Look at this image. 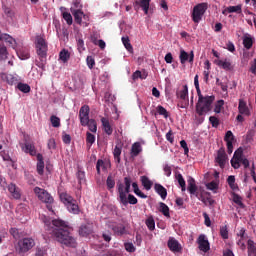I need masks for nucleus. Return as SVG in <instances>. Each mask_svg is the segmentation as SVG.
<instances>
[{"mask_svg": "<svg viewBox=\"0 0 256 256\" xmlns=\"http://www.w3.org/2000/svg\"><path fill=\"white\" fill-rule=\"evenodd\" d=\"M51 225L54 227L53 237L57 242H59V244L67 248L77 247V242L69 232V226L67 225V222L59 219L49 221L47 218H45V226L49 227Z\"/></svg>", "mask_w": 256, "mask_h": 256, "instance_id": "nucleus-1", "label": "nucleus"}, {"mask_svg": "<svg viewBox=\"0 0 256 256\" xmlns=\"http://www.w3.org/2000/svg\"><path fill=\"white\" fill-rule=\"evenodd\" d=\"M199 76L195 75L193 78V86H195V91L197 93V103L195 104V113L199 116H203L212 111V104L214 103L216 97L203 96L201 90H199Z\"/></svg>", "mask_w": 256, "mask_h": 256, "instance_id": "nucleus-2", "label": "nucleus"}, {"mask_svg": "<svg viewBox=\"0 0 256 256\" xmlns=\"http://www.w3.org/2000/svg\"><path fill=\"white\" fill-rule=\"evenodd\" d=\"M125 187L121 183H118V197L120 199V203L122 205L126 206L128 204L130 205H136L138 203V200L134 195L128 194L130 193V178L124 177ZM128 194V196H126Z\"/></svg>", "mask_w": 256, "mask_h": 256, "instance_id": "nucleus-3", "label": "nucleus"}, {"mask_svg": "<svg viewBox=\"0 0 256 256\" xmlns=\"http://www.w3.org/2000/svg\"><path fill=\"white\" fill-rule=\"evenodd\" d=\"M37 56H39V60L37 61L36 65L41 70L45 71V65L47 63V42L41 36H37Z\"/></svg>", "mask_w": 256, "mask_h": 256, "instance_id": "nucleus-4", "label": "nucleus"}, {"mask_svg": "<svg viewBox=\"0 0 256 256\" xmlns=\"http://www.w3.org/2000/svg\"><path fill=\"white\" fill-rule=\"evenodd\" d=\"M175 179L177 180L179 187H181V192H185V190H187L189 194L197 198V186L195 185V180L193 178L189 177V179H187V188H185V180L181 174H175Z\"/></svg>", "mask_w": 256, "mask_h": 256, "instance_id": "nucleus-5", "label": "nucleus"}, {"mask_svg": "<svg viewBox=\"0 0 256 256\" xmlns=\"http://www.w3.org/2000/svg\"><path fill=\"white\" fill-rule=\"evenodd\" d=\"M59 199L61 200V203L67 207V211L71 214H79V206L77 205V201L71 197V195L67 193H61L59 194Z\"/></svg>", "mask_w": 256, "mask_h": 256, "instance_id": "nucleus-6", "label": "nucleus"}, {"mask_svg": "<svg viewBox=\"0 0 256 256\" xmlns=\"http://www.w3.org/2000/svg\"><path fill=\"white\" fill-rule=\"evenodd\" d=\"M34 195H37V198H39V201L47 204V209L49 211H52L53 208L51 207V204L53 203V197L47 190L39 187H34Z\"/></svg>", "mask_w": 256, "mask_h": 256, "instance_id": "nucleus-7", "label": "nucleus"}, {"mask_svg": "<svg viewBox=\"0 0 256 256\" xmlns=\"http://www.w3.org/2000/svg\"><path fill=\"white\" fill-rule=\"evenodd\" d=\"M35 247V240L33 238H22L16 243V252L18 254H24L31 251Z\"/></svg>", "mask_w": 256, "mask_h": 256, "instance_id": "nucleus-8", "label": "nucleus"}, {"mask_svg": "<svg viewBox=\"0 0 256 256\" xmlns=\"http://www.w3.org/2000/svg\"><path fill=\"white\" fill-rule=\"evenodd\" d=\"M208 10L207 3H199L193 7V11L191 12V20L193 23H199L201 18H203V14Z\"/></svg>", "mask_w": 256, "mask_h": 256, "instance_id": "nucleus-9", "label": "nucleus"}, {"mask_svg": "<svg viewBox=\"0 0 256 256\" xmlns=\"http://www.w3.org/2000/svg\"><path fill=\"white\" fill-rule=\"evenodd\" d=\"M149 5H151V0H136L132 3V6H126V12L132 10L133 7L134 11L142 9V11H144V15H147L149 14Z\"/></svg>", "mask_w": 256, "mask_h": 256, "instance_id": "nucleus-10", "label": "nucleus"}, {"mask_svg": "<svg viewBox=\"0 0 256 256\" xmlns=\"http://www.w3.org/2000/svg\"><path fill=\"white\" fill-rule=\"evenodd\" d=\"M0 79L4 81L6 84L9 86H14L20 83V79L18 78L17 75H12V74H6V73H0Z\"/></svg>", "mask_w": 256, "mask_h": 256, "instance_id": "nucleus-11", "label": "nucleus"}, {"mask_svg": "<svg viewBox=\"0 0 256 256\" xmlns=\"http://www.w3.org/2000/svg\"><path fill=\"white\" fill-rule=\"evenodd\" d=\"M215 161L221 169H224V167L226 166V161H228V156L226 155V151L224 150V148H220L218 150Z\"/></svg>", "mask_w": 256, "mask_h": 256, "instance_id": "nucleus-12", "label": "nucleus"}, {"mask_svg": "<svg viewBox=\"0 0 256 256\" xmlns=\"http://www.w3.org/2000/svg\"><path fill=\"white\" fill-rule=\"evenodd\" d=\"M197 245L199 246V251L204 253H208V251H210V242H208V239H206L203 234L197 237Z\"/></svg>", "mask_w": 256, "mask_h": 256, "instance_id": "nucleus-13", "label": "nucleus"}, {"mask_svg": "<svg viewBox=\"0 0 256 256\" xmlns=\"http://www.w3.org/2000/svg\"><path fill=\"white\" fill-rule=\"evenodd\" d=\"M20 149L30 156H39L41 154H37V150H35V145L33 143L25 142L20 143Z\"/></svg>", "mask_w": 256, "mask_h": 256, "instance_id": "nucleus-14", "label": "nucleus"}, {"mask_svg": "<svg viewBox=\"0 0 256 256\" xmlns=\"http://www.w3.org/2000/svg\"><path fill=\"white\" fill-rule=\"evenodd\" d=\"M177 98H179L182 103H181V108L187 107L189 104V99L187 98V85H183V89L179 92H177Z\"/></svg>", "mask_w": 256, "mask_h": 256, "instance_id": "nucleus-15", "label": "nucleus"}, {"mask_svg": "<svg viewBox=\"0 0 256 256\" xmlns=\"http://www.w3.org/2000/svg\"><path fill=\"white\" fill-rule=\"evenodd\" d=\"M179 62L181 65H185L186 62L193 63V52H185V50H180L179 52Z\"/></svg>", "mask_w": 256, "mask_h": 256, "instance_id": "nucleus-16", "label": "nucleus"}, {"mask_svg": "<svg viewBox=\"0 0 256 256\" xmlns=\"http://www.w3.org/2000/svg\"><path fill=\"white\" fill-rule=\"evenodd\" d=\"M79 121L85 123V121H94V119L89 118V106L83 105L79 108Z\"/></svg>", "mask_w": 256, "mask_h": 256, "instance_id": "nucleus-17", "label": "nucleus"}, {"mask_svg": "<svg viewBox=\"0 0 256 256\" xmlns=\"http://www.w3.org/2000/svg\"><path fill=\"white\" fill-rule=\"evenodd\" d=\"M167 247L173 253H180L182 250L181 244H179L175 238H169V241H167Z\"/></svg>", "mask_w": 256, "mask_h": 256, "instance_id": "nucleus-18", "label": "nucleus"}, {"mask_svg": "<svg viewBox=\"0 0 256 256\" xmlns=\"http://www.w3.org/2000/svg\"><path fill=\"white\" fill-rule=\"evenodd\" d=\"M230 164L234 169H239L240 165H242L244 169H248V167L250 166V162H248V159H232L230 160Z\"/></svg>", "mask_w": 256, "mask_h": 256, "instance_id": "nucleus-19", "label": "nucleus"}, {"mask_svg": "<svg viewBox=\"0 0 256 256\" xmlns=\"http://www.w3.org/2000/svg\"><path fill=\"white\" fill-rule=\"evenodd\" d=\"M8 189V193L14 198V200L20 199V188H18L14 183L8 184V186L4 187Z\"/></svg>", "mask_w": 256, "mask_h": 256, "instance_id": "nucleus-20", "label": "nucleus"}, {"mask_svg": "<svg viewBox=\"0 0 256 256\" xmlns=\"http://www.w3.org/2000/svg\"><path fill=\"white\" fill-rule=\"evenodd\" d=\"M233 141H234V134H232V131L226 132V135L224 136V142H226L228 154H232L233 152V146H232Z\"/></svg>", "mask_w": 256, "mask_h": 256, "instance_id": "nucleus-21", "label": "nucleus"}, {"mask_svg": "<svg viewBox=\"0 0 256 256\" xmlns=\"http://www.w3.org/2000/svg\"><path fill=\"white\" fill-rule=\"evenodd\" d=\"M79 123L83 127H88V130L92 133H96L98 131V124L96 123V120H85V122L80 120Z\"/></svg>", "mask_w": 256, "mask_h": 256, "instance_id": "nucleus-22", "label": "nucleus"}, {"mask_svg": "<svg viewBox=\"0 0 256 256\" xmlns=\"http://www.w3.org/2000/svg\"><path fill=\"white\" fill-rule=\"evenodd\" d=\"M238 114L246 117L250 116V109H248L246 102L242 99L238 100Z\"/></svg>", "mask_w": 256, "mask_h": 256, "instance_id": "nucleus-23", "label": "nucleus"}, {"mask_svg": "<svg viewBox=\"0 0 256 256\" xmlns=\"http://www.w3.org/2000/svg\"><path fill=\"white\" fill-rule=\"evenodd\" d=\"M94 230L91 228V224H83L79 226V236L81 237H87L93 233Z\"/></svg>", "mask_w": 256, "mask_h": 256, "instance_id": "nucleus-24", "label": "nucleus"}, {"mask_svg": "<svg viewBox=\"0 0 256 256\" xmlns=\"http://www.w3.org/2000/svg\"><path fill=\"white\" fill-rule=\"evenodd\" d=\"M100 121L102 123V128L104 129V133H106V135L108 136H111L113 133V129H112V126L110 125V121L108 120V118L102 117Z\"/></svg>", "mask_w": 256, "mask_h": 256, "instance_id": "nucleus-25", "label": "nucleus"}, {"mask_svg": "<svg viewBox=\"0 0 256 256\" xmlns=\"http://www.w3.org/2000/svg\"><path fill=\"white\" fill-rule=\"evenodd\" d=\"M140 152H142V147L140 146V142H134L132 147L130 148V158L137 157Z\"/></svg>", "mask_w": 256, "mask_h": 256, "instance_id": "nucleus-26", "label": "nucleus"}, {"mask_svg": "<svg viewBox=\"0 0 256 256\" xmlns=\"http://www.w3.org/2000/svg\"><path fill=\"white\" fill-rule=\"evenodd\" d=\"M71 14H73V19L75 20V23H77V25H81V19L85 18L83 12H81V10L79 9L75 10L74 8H72Z\"/></svg>", "mask_w": 256, "mask_h": 256, "instance_id": "nucleus-27", "label": "nucleus"}, {"mask_svg": "<svg viewBox=\"0 0 256 256\" xmlns=\"http://www.w3.org/2000/svg\"><path fill=\"white\" fill-rule=\"evenodd\" d=\"M45 170V162L43 161V155H37V173L43 176Z\"/></svg>", "mask_w": 256, "mask_h": 256, "instance_id": "nucleus-28", "label": "nucleus"}, {"mask_svg": "<svg viewBox=\"0 0 256 256\" xmlns=\"http://www.w3.org/2000/svg\"><path fill=\"white\" fill-rule=\"evenodd\" d=\"M140 183L146 191H149L151 188H153V182L147 176H140Z\"/></svg>", "mask_w": 256, "mask_h": 256, "instance_id": "nucleus-29", "label": "nucleus"}, {"mask_svg": "<svg viewBox=\"0 0 256 256\" xmlns=\"http://www.w3.org/2000/svg\"><path fill=\"white\" fill-rule=\"evenodd\" d=\"M112 231L116 236H124L126 235V227L123 224H118L112 226Z\"/></svg>", "mask_w": 256, "mask_h": 256, "instance_id": "nucleus-30", "label": "nucleus"}, {"mask_svg": "<svg viewBox=\"0 0 256 256\" xmlns=\"http://www.w3.org/2000/svg\"><path fill=\"white\" fill-rule=\"evenodd\" d=\"M155 192L161 196V200L167 199V189L161 184H155Z\"/></svg>", "mask_w": 256, "mask_h": 256, "instance_id": "nucleus-31", "label": "nucleus"}, {"mask_svg": "<svg viewBox=\"0 0 256 256\" xmlns=\"http://www.w3.org/2000/svg\"><path fill=\"white\" fill-rule=\"evenodd\" d=\"M242 12V6L240 5H236V6H228V8L224 9V11H222L223 15H227L230 13H238L240 14Z\"/></svg>", "mask_w": 256, "mask_h": 256, "instance_id": "nucleus-32", "label": "nucleus"}, {"mask_svg": "<svg viewBox=\"0 0 256 256\" xmlns=\"http://www.w3.org/2000/svg\"><path fill=\"white\" fill-rule=\"evenodd\" d=\"M108 166H110L109 162L105 160H98V162L96 163V171L98 172V175H100L101 169L102 171H106Z\"/></svg>", "mask_w": 256, "mask_h": 256, "instance_id": "nucleus-33", "label": "nucleus"}, {"mask_svg": "<svg viewBox=\"0 0 256 256\" xmlns=\"http://www.w3.org/2000/svg\"><path fill=\"white\" fill-rule=\"evenodd\" d=\"M16 55L20 60H27L28 58H31V54L28 53V49L26 48H20L16 50Z\"/></svg>", "mask_w": 256, "mask_h": 256, "instance_id": "nucleus-34", "label": "nucleus"}, {"mask_svg": "<svg viewBox=\"0 0 256 256\" xmlns=\"http://www.w3.org/2000/svg\"><path fill=\"white\" fill-rule=\"evenodd\" d=\"M118 184L125 186V183H120V182L116 183L114 181V178H112V176H108V178L106 179V187L108 188V190L114 189V186H116V188L118 189Z\"/></svg>", "mask_w": 256, "mask_h": 256, "instance_id": "nucleus-35", "label": "nucleus"}, {"mask_svg": "<svg viewBox=\"0 0 256 256\" xmlns=\"http://www.w3.org/2000/svg\"><path fill=\"white\" fill-rule=\"evenodd\" d=\"M16 85V89H18V91H20L21 93H31V86H28V84H24V83H18L15 84Z\"/></svg>", "mask_w": 256, "mask_h": 256, "instance_id": "nucleus-36", "label": "nucleus"}, {"mask_svg": "<svg viewBox=\"0 0 256 256\" xmlns=\"http://www.w3.org/2000/svg\"><path fill=\"white\" fill-rule=\"evenodd\" d=\"M216 65H218V67H222V69L226 70V71H230L232 70V64L230 63V61L228 60H218V62L216 63Z\"/></svg>", "mask_w": 256, "mask_h": 256, "instance_id": "nucleus-37", "label": "nucleus"}, {"mask_svg": "<svg viewBox=\"0 0 256 256\" xmlns=\"http://www.w3.org/2000/svg\"><path fill=\"white\" fill-rule=\"evenodd\" d=\"M145 80L147 79V72H140V71H135L134 73H132V81H136V80Z\"/></svg>", "mask_w": 256, "mask_h": 256, "instance_id": "nucleus-38", "label": "nucleus"}, {"mask_svg": "<svg viewBox=\"0 0 256 256\" xmlns=\"http://www.w3.org/2000/svg\"><path fill=\"white\" fill-rule=\"evenodd\" d=\"M122 154V146L116 145L114 147L113 155L114 160H116V163L120 164V155Z\"/></svg>", "mask_w": 256, "mask_h": 256, "instance_id": "nucleus-39", "label": "nucleus"}, {"mask_svg": "<svg viewBox=\"0 0 256 256\" xmlns=\"http://www.w3.org/2000/svg\"><path fill=\"white\" fill-rule=\"evenodd\" d=\"M231 195H232V202L238 205V207L244 208V204L242 203V197H240V195L236 194L235 192H232Z\"/></svg>", "mask_w": 256, "mask_h": 256, "instance_id": "nucleus-40", "label": "nucleus"}, {"mask_svg": "<svg viewBox=\"0 0 256 256\" xmlns=\"http://www.w3.org/2000/svg\"><path fill=\"white\" fill-rule=\"evenodd\" d=\"M70 58V54L68 50H61V52H59V60H61V62L63 63H67L69 61Z\"/></svg>", "mask_w": 256, "mask_h": 256, "instance_id": "nucleus-41", "label": "nucleus"}, {"mask_svg": "<svg viewBox=\"0 0 256 256\" xmlns=\"http://www.w3.org/2000/svg\"><path fill=\"white\" fill-rule=\"evenodd\" d=\"M236 179L233 175L228 176L227 183L232 191H238V185L235 183Z\"/></svg>", "mask_w": 256, "mask_h": 256, "instance_id": "nucleus-42", "label": "nucleus"}, {"mask_svg": "<svg viewBox=\"0 0 256 256\" xmlns=\"http://www.w3.org/2000/svg\"><path fill=\"white\" fill-rule=\"evenodd\" d=\"M159 212H161L163 214V216L169 218V206H167V204L161 202L159 203Z\"/></svg>", "mask_w": 256, "mask_h": 256, "instance_id": "nucleus-43", "label": "nucleus"}, {"mask_svg": "<svg viewBox=\"0 0 256 256\" xmlns=\"http://www.w3.org/2000/svg\"><path fill=\"white\" fill-rule=\"evenodd\" d=\"M144 224H146V228H148V231L155 230V220L153 219V217L146 218V221H144Z\"/></svg>", "mask_w": 256, "mask_h": 256, "instance_id": "nucleus-44", "label": "nucleus"}, {"mask_svg": "<svg viewBox=\"0 0 256 256\" xmlns=\"http://www.w3.org/2000/svg\"><path fill=\"white\" fill-rule=\"evenodd\" d=\"M122 44L124 45V48H126V51L132 53V45L130 44L128 36L122 37Z\"/></svg>", "mask_w": 256, "mask_h": 256, "instance_id": "nucleus-45", "label": "nucleus"}, {"mask_svg": "<svg viewBox=\"0 0 256 256\" xmlns=\"http://www.w3.org/2000/svg\"><path fill=\"white\" fill-rule=\"evenodd\" d=\"M242 45L246 50H250V48H252V38L248 36L244 37L242 40Z\"/></svg>", "mask_w": 256, "mask_h": 256, "instance_id": "nucleus-46", "label": "nucleus"}, {"mask_svg": "<svg viewBox=\"0 0 256 256\" xmlns=\"http://www.w3.org/2000/svg\"><path fill=\"white\" fill-rule=\"evenodd\" d=\"M85 142L92 145L94 144V142H96V136H94V134H91L89 132L85 133Z\"/></svg>", "mask_w": 256, "mask_h": 256, "instance_id": "nucleus-47", "label": "nucleus"}, {"mask_svg": "<svg viewBox=\"0 0 256 256\" xmlns=\"http://www.w3.org/2000/svg\"><path fill=\"white\" fill-rule=\"evenodd\" d=\"M92 43H94V45L100 47V49L104 50L106 48V42H104V40H98L97 38H92Z\"/></svg>", "mask_w": 256, "mask_h": 256, "instance_id": "nucleus-48", "label": "nucleus"}, {"mask_svg": "<svg viewBox=\"0 0 256 256\" xmlns=\"http://www.w3.org/2000/svg\"><path fill=\"white\" fill-rule=\"evenodd\" d=\"M223 107H224V100H218V102H216V106L214 107V113L220 114L222 112Z\"/></svg>", "mask_w": 256, "mask_h": 256, "instance_id": "nucleus-49", "label": "nucleus"}, {"mask_svg": "<svg viewBox=\"0 0 256 256\" xmlns=\"http://www.w3.org/2000/svg\"><path fill=\"white\" fill-rule=\"evenodd\" d=\"M51 125L53 126V128H59L61 126L59 117L55 115L51 116Z\"/></svg>", "mask_w": 256, "mask_h": 256, "instance_id": "nucleus-50", "label": "nucleus"}, {"mask_svg": "<svg viewBox=\"0 0 256 256\" xmlns=\"http://www.w3.org/2000/svg\"><path fill=\"white\" fill-rule=\"evenodd\" d=\"M157 113L160 116H163L165 119L169 117V113L167 112V109L163 108V106H157Z\"/></svg>", "mask_w": 256, "mask_h": 256, "instance_id": "nucleus-51", "label": "nucleus"}, {"mask_svg": "<svg viewBox=\"0 0 256 256\" xmlns=\"http://www.w3.org/2000/svg\"><path fill=\"white\" fill-rule=\"evenodd\" d=\"M0 40H4V41H6V43H8V44H10L12 47H14L15 40H14V38H12L10 35L4 34V36H2V38H0Z\"/></svg>", "mask_w": 256, "mask_h": 256, "instance_id": "nucleus-52", "label": "nucleus"}, {"mask_svg": "<svg viewBox=\"0 0 256 256\" xmlns=\"http://www.w3.org/2000/svg\"><path fill=\"white\" fill-rule=\"evenodd\" d=\"M242 159H246V158H244V156L242 155V148H238L236 149V151H234V157L232 158V160H242Z\"/></svg>", "mask_w": 256, "mask_h": 256, "instance_id": "nucleus-53", "label": "nucleus"}, {"mask_svg": "<svg viewBox=\"0 0 256 256\" xmlns=\"http://www.w3.org/2000/svg\"><path fill=\"white\" fill-rule=\"evenodd\" d=\"M220 237L224 240H228V227L222 226L220 227Z\"/></svg>", "mask_w": 256, "mask_h": 256, "instance_id": "nucleus-54", "label": "nucleus"}, {"mask_svg": "<svg viewBox=\"0 0 256 256\" xmlns=\"http://www.w3.org/2000/svg\"><path fill=\"white\" fill-rule=\"evenodd\" d=\"M73 17H71V14L69 12H63V20L67 23V25L73 24Z\"/></svg>", "mask_w": 256, "mask_h": 256, "instance_id": "nucleus-55", "label": "nucleus"}, {"mask_svg": "<svg viewBox=\"0 0 256 256\" xmlns=\"http://www.w3.org/2000/svg\"><path fill=\"white\" fill-rule=\"evenodd\" d=\"M2 10L4 11V15H6L7 18L12 19L14 17V12L7 6H2Z\"/></svg>", "mask_w": 256, "mask_h": 256, "instance_id": "nucleus-56", "label": "nucleus"}, {"mask_svg": "<svg viewBox=\"0 0 256 256\" xmlns=\"http://www.w3.org/2000/svg\"><path fill=\"white\" fill-rule=\"evenodd\" d=\"M8 52L6 51V47L4 45H0V61L6 60Z\"/></svg>", "mask_w": 256, "mask_h": 256, "instance_id": "nucleus-57", "label": "nucleus"}, {"mask_svg": "<svg viewBox=\"0 0 256 256\" xmlns=\"http://www.w3.org/2000/svg\"><path fill=\"white\" fill-rule=\"evenodd\" d=\"M124 250H126V252L128 253H134L136 251V248L132 243H124Z\"/></svg>", "mask_w": 256, "mask_h": 256, "instance_id": "nucleus-58", "label": "nucleus"}, {"mask_svg": "<svg viewBox=\"0 0 256 256\" xmlns=\"http://www.w3.org/2000/svg\"><path fill=\"white\" fill-rule=\"evenodd\" d=\"M210 124H212V127L218 128L220 126V120L216 116H210Z\"/></svg>", "mask_w": 256, "mask_h": 256, "instance_id": "nucleus-59", "label": "nucleus"}, {"mask_svg": "<svg viewBox=\"0 0 256 256\" xmlns=\"http://www.w3.org/2000/svg\"><path fill=\"white\" fill-rule=\"evenodd\" d=\"M85 62L88 63V68L93 69L96 65V61L94 60V57L88 56V58L85 59Z\"/></svg>", "mask_w": 256, "mask_h": 256, "instance_id": "nucleus-60", "label": "nucleus"}, {"mask_svg": "<svg viewBox=\"0 0 256 256\" xmlns=\"http://www.w3.org/2000/svg\"><path fill=\"white\" fill-rule=\"evenodd\" d=\"M202 216H204V225H206V227L212 226V221L210 220V216L208 215V213L204 212Z\"/></svg>", "mask_w": 256, "mask_h": 256, "instance_id": "nucleus-61", "label": "nucleus"}, {"mask_svg": "<svg viewBox=\"0 0 256 256\" xmlns=\"http://www.w3.org/2000/svg\"><path fill=\"white\" fill-rule=\"evenodd\" d=\"M77 180H79V183L85 182V172L78 170L77 171Z\"/></svg>", "mask_w": 256, "mask_h": 256, "instance_id": "nucleus-62", "label": "nucleus"}, {"mask_svg": "<svg viewBox=\"0 0 256 256\" xmlns=\"http://www.w3.org/2000/svg\"><path fill=\"white\" fill-rule=\"evenodd\" d=\"M216 84L220 87V89H222V91H224L225 93L228 91V85L220 82V79H216Z\"/></svg>", "mask_w": 256, "mask_h": 256, "instance_id": "nucleus-63", "label": "nucleus"}, {"mask_svg": "<svg viewBox=\"0 0 256 256\" xmlns=\"http://www.w3.org/2000/svg\"><path fill=\"white\" fill-rule=\"evenodd\" d=\"M206 187L208 188V190L214 191L218 189V184L216 182H210L208 183V185H206Z\"/></svg>", "mask_w": 256, "mask_h": 256, "instance_id": "nucleus-64", "label": "nucleus"}]
</instances>
